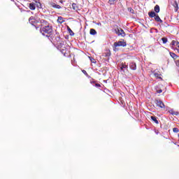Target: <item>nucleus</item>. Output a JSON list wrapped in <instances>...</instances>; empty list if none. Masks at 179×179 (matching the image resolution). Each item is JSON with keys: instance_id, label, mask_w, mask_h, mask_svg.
Masks as SVG:
<instances>
[{"instance_id": "nucleus-1", "label": "nucleus", "mask_w": 179, "mask_h": 179, "mask_svg": "<svg viewBox=\"0 0 179 179\" xmlns=\"http://www.w3.org/2000/svg\"><path fill=\"white\" fill-rule=\"evenodd\" d=\"M40 32L43 36L48 37L50 41L54 37L52 36V27L50 25H45L44 27H41Z\"/></svg>"}, {"instance_id": "nucleus-25", "label": "nucleus", "mask_w": 179, "mask_h": 179, "mask_svg": "<svg viewBox=\"0 0 179 179\" xmlns=\"http://www.w3.org/2000/svg\"><path fill=\"white\" fill-rule=\"evenodd\" d=\"M68 30H69V33H70V34H71V36H72V34H73V31H72V29H71V28H68ZM72 33V34H71Z\"/></svg>"}, {"instance_id": "nucleus-22", "label": "nucleus", "mask_w": 179, "mask_h": 179, "mask_svg": "<svg viewBox=\"0 0 179 179\" xmlns=\"http://www.w3.org/2000/svg\"><path fill=\"white\" fill-rule=\"evenodd\" d=\"M162 41H163V43L164 44H166V43H167L168 40L166 38H162Z\"/></svg>"}, {"instance_id": "nucleus-12", "label": "nucleus", "mask_w": 179, "mask_h": 179, "mask_svg": "<svg viewBox=\"0 0 179 179\" xmlns=\"http://www.w3.org/2000/svg\"><path fill=\"white\" fill-rule=\"evenodd\" d=\"M29 8L31 10H34L36 9V3H31L29 4Z\"/></svg>"}, {"instance_id": "nucleus-18", "label": "nucleus", "mask_w": 179, "mask_h": 179, "mask_svg": "<svg viewBox=\"0 0 179 179\" xmlns=\"http://www.w3.org/2000/svg\"><path fill=\"white\" fill-rule=\"evenodd\" d=\"M57 22H58V23H64V22H65V20H64V17H58Z\"/></svg>"}, {"instance_id": "nucleus-21", "label": "nucleus", "mask_w": 179, "mask_h": 179, "mask_svg": "<svg viewBox=\"0 0 179 179\" xmlns=\"http://www.w3.org/2000/svg\"><path fill=\"white\" fill-rule=\"evenodd\" d=\"M117 2V0H109L108 1V3H110V5H114V3H115Z\"/></svg>"}, {"instance_id": "nucleus-4", "label": "nucleus", "mask_w": 179, "mask_h": 179, "mask_svg": "<svg viewBox=\"0 0 179 179\" xmlns=\"http://www.w3.org/2000/svg\"><path fill=\"white\" fill-rule=\"evenodd\" d=\"M171 44L173 50H176V51L179 52V42L177 41H172Z\"/></svg>"}, {"instance_id": "nucleus-32", "label": "nucleus", "mask_w": 179, "mask_h": 179, "mask_svg": "<svg viewBox=\"0 0 179 179\" xmlns=\"http://www.w3.org/2000/svg\"><path fill=\"white\" fill-rule=\"evenodd\" d=\"M91 61H94V59H92V60H91Z\"/></svg>"}, {"instance_id": "nucleus-14", "label": "nucleus", "mask_w": 179, "mask_h": 179, "mask_svg": "<svg viewBox=\"0 0 179 179\" xmlns=\"http://www.w3.org/2000/svg\"><path fill=\"white\" fill-rule=\"evenodd\" d=\"M155 20H156V22H160V23L163 22V20L160 19V17H159V15H155Z\"/></svg>"}, {"instance_id": "nucleus-2", "label": "nucleus", "mask_w": 179, "mask_h": 179, "mask_svg": "<svg viewBox=\"0 0 179 179\" xmlns=\"http://www.w3.org/2000/svg\"><path fill=\"white\" fill-rule=\"evenodd\" d=\"M115 32L116 33V34H117V36H122V37H125V32L123 31L122 29L120 27H117L116 29H115Z\"/></svg>"}, {"instance_id": "nucleus-7", "label": "nucleus", "mask_w": 179, "mask_h": 179, "mask_svg": "<svg viewBox=\"0 0 179 179\" xmlns=\"http://www.w3.org/2000/svg\"><path fill=\"white\" fill-rule=\"evenodd\" d=\"M155 104L157 106V107H160V108H164L165 107L164 103L160 99H156Z\"/></svg>"}, {"instance_id": "nucleus-29", "label": "nucleus", "mask_w": 179, "mask_h": 179, "mask_svg": "<svg viewBox=\"0 0 179 179\" xmlns=\"http://www.w3.org/2000/svg\"><path fill=\"white\" fill-rule=\"evenodd\" d=\"M95 86L96 87H100V84H99V83H96V84H95Z\"/></svg>"}, {"instance_id": "nucleus-13", "label": "nucleus", "mask_w": 179, "mask_h": 179, "mask_svg": "<svg viewBox=\"0 0 179 179\" xmlns=\"http://www.w3.org/2000/svg\"><path fill=\"white\" fill-rule=\"evenodd\" d=\"M157 15H156V13H155L154 11H151L150 13H148V16L150 17H155Z\"/></svg>"}, {"instance_id": "nucleus-3", "label": "nucleus", "mask_w": 179, "mask_h": 179, "mask_svg": "<svg viewBox=\"0 0 179 179\" xmlns=\"http://www.w3.org/2000/svg\"><path fill=\"white\" fill-rule=\"evenodd\" d=\"M119 68L120 69V72L125 73V71H128V64L126 63H122L119 65Z\"/></svg>"}, {"instance_id": "nucleus-31", "label": "nucleus", "mask_w": 179, "mask_h": 179, "mask_svg": "<svg viewBox=\"0 0 179 179\" xmlns=\"http://www.w3.org/2000/svg\"><path fill=\"white\" fill-rule=\"evenodd\" d=\"M60 3H64V1H62V0H60Z\"/></svg>"}, {"instance_id": "nucleus-35", "label": "nucleus", "mask_w": 179, "mask_h": 179, "mask_svg": "<svg viewBox=\"0 0 179 179\" xmlns=\"http://www.w3.org/2000/svg\"><path fill=\"white\" fill-rule=\"evenodd\" d=\"M178 138H179V134H178Z\"/></svg>"}, {"instance_id": "nucleus-5", "label": "nucleus", "mask_w": 179, "mask_h": 179, "mask_svg": "<svg viewBox=\"0 0 179 179\" xmlns=\"http://www.w3.org/2000/svg\"><path fill=\"white\" fill-rule=\"evenodd\" d=\"M115 47H127V43L124 41H119L114 43Z\"/></svg>"}, {"instance_id": "nucleus-24", "label": "nucleus", "mask_w": 179, "mask_h": 179, "mask_svg": "<svg viewBox=\"0 0 179 179\" xmlns=\"http://www.w3.org/2000/svg\"><path fill=\"white\" fill-rule=\"evenodd\" d=\"M173 6H174V8H178V3H177V1H174V3H173Z\"/></svg>"}, {"instance_id": "nucleus-11", "label": "nucleus", "mask_w": 179, "mask_h": 179, "mask_svg": "<svg viewBox=\"0 0 179 179\" xmlns=\"http://www.w3.org/2000/svg\"><path fill=\"white\" fill-rule=\"evenodd\" d=\"M50 6H52V8H55L56 9H61V6L56 4L55 3H50Z\"/></svg>"}, {"instance_id": "nucleus-30", "label": "nucleus", "mask_w": 179, "mask_h": 179, "mask_svg": "<svg viewBox=\"0 0 179 179\" xmlns=\"http://www.w3.org/2000/svg\"><path fill=\"white\" fill-rule=\"evenodd\" d=\"M162 90H159L157 91V93H162Z\"/></svg>"}, {"instance_id": "nucleus-26", "label": "nucleus", "mask_w": 179, "mask_h": 179, "mask_svg": "<svg viewBox=\"0 0 179 179\" xmlns=\"http://www.w3.org/2000/svg\"><path fill=\"white\" fill-rule=\"evenodd\" d=\"M171 57H172V58H175L177 57V55H176V53H171Z\"/></svg>"}, {"instance_id": "nucleus-20", "label": "nucleus", "mask_w": 179, "mask_h": 179, "mask_svg": "<svg viewBox=\"0 0 179 179\" xmlns=\"http://www.w3.org/2000/svg\"><path fill=\"white\" fill-rule=\"evenodd\" d=\"M170 114L172 115H178V112L174 111L173 110H169Z\"/></svg>"}, {"instance_id": "nucleus-6", "label": "nucleus", "mask_w": 179, "mask_h": 179, "mask_svg": "<svg viewBox=\"0 0 179 179\" xmlns=\"http://www.w3.org/2000/svg\"><path fill=\"white\" fill-rule=\"evenodd\" d=\"M29 22L32 26H36L37 23H38L39 20L38 19L34 17H30L29 19Z\"/></svg>"}, {"instance_id": "nucleus-23", "label": "nucleus", "mask_w": 179, "mask_h": 179, "mask_svg": "<svg viewBox=\"0 0 179 179\" xmlns=\"http://www.w3.org/2000/svg\"><path fill=\"white\" fill-rule=\"evenodd\" d=\"M173 132H175L176 134L178 133L179 130H178V128L177 127H175L173 129Z\"/></svg>"}, {"instance_id": "nucleus-17", "label": "nucleus", "mask_w": 179, "mask_h": 179, "mask_svg": "<svg viewBox=\"0 0 179 179\" xmlns=\"http://www.w3.org/2000/svg\"><path fill=\"white\" fill-rule=\"evenodd\" d=\"M151 120L155 122V124H159V120H157V117L155 116H151Z\"/></svg>"}, {"instance_id": "nucleus-28", "label": "nucleus", "mask_w": 179, "mask_h": 179, "mask_svg": "<svg viewBox=\"0 0 179 179\" xmlns=\"http://www.w3.org/2000/svg\"><path fill=\"white\" fill-rule=\"evenodd\" d=\"M110 55L111 54L110 53V52L106 53V57H110Z\"/></svg>"}, {"instance_id": "nucleus-33", "label": "nucleus", "mask_w": 179, "mask_h": 179, "mask_svg": "<svg viewBox=\"0 0 179 179\" xmlns=\"http://www.w3.org/2000/svg\"><path fill=\"white\" fill-rule=\"evenodd\" d=\"M91 61H94V59H92V60H91Z\"/></svg>"}, {"instance_id": "nucleus-8", "label": "nucleus", "mask_w": 179, "mask_h": 179, "mask_svg": "<svg viewBox=\"0 0 179 179\" xmlns=\"http://www.w3.org/2000/svg\"><path fill=\"white\" fill-rule=\"evenodd\" d=\"M152 75H154L155 78H156V79H162V74H160V72H159V71L157 70H155L153 71H152Z\"/></svg>"}, {"instance_id": "nucleus-10", "label": "nucleus", "mask_w": 179, "mask_h": 179, "mask_svg": "<svg viewBox=\"0 0 179 179\" xmlns=\"http://www.w3.org/2000/svg\"><path fill=\"white\" fill-rule=\"evenodd\" d=\"M129 68L133 71H136V64L134 62H131L129 64Z\"/></svg>"}, {"instance_id": "nucleus-19", "label": "nucleus", "mask_w": 179, "mask_h": 179, "mask_svg": "<svg viewBox=\"0 0 179 179\" xmlns=\"http://www.w3.org/2000/svg\"><path fill=\"white\" fill-rule=\"evenodd\" d=\"M90 33L92 34V36H95V34H97V32L94 29H91Z\"/></svg>"}, {"instance_id": "nucleus-15", "label": "nucleus", "mask_w": 179, "mask_h": 179, "mask_svg": "<svg viewBox=\"0 0 179 179\" xmlns=\"http://www.w3.org/2000/svg\"><path fill=\"white\" fill-rule=\"evenodd\" d=\"M71 6H72V8L73 9V10H78V9H79L78 7V5L75 3H73Z\"/></svg>"}, {"instance_id": "nucleus-16", "label": "nucleus", "mask_w": 179, "mask_h": 179, "mask_svg": "<svg viewBox=\"0 0 179 179\" xmlns=\"http://www.w3.org/2000/svg\"><path fill=\"white\" fill-rule=\"evenodd\" d=\"M155 12H156V13H159V12H160V7L159 5H156L155 6Z\"/></svg>"}, {"instance_id": "nucleus-9", "label": "nucleus", "mask_w": 179, "mask_h": 179, "mask_svg": "<svg viewBox=\"0 0 179 179\" xmlns=\"http://www.w3.org/2000/svg\"><path fill=\"white\" fill-rule=\"evenodd\" d=\"M38 20H39L38 23H41V27H44L45 26L48 25V22H47V21H45V20L39 18Z\"/></svg>"}, {"instance_id": "nucleus-27", "label": "nucleus", "mask_w": 179, "mask_h": 179, "mask_svg": "<svg viewBox=\"0 0 179 179\" xmlns=\"http://www.w3.org/2000/svg\"><path fill=\"white\" fill-rule=\"evenodd\" d=\"M82 72L83 73H84V75H86V76H87V72L85 70H83Z\"/></svg>"}, {"instance_id": "nucleus-34", "label": "nucleus", "mask_w": 179, "mask_h": 179, "mask_svg": "<svg viewBox=\"0 0 179 179\" xmlns=\"http://www.w3.org/2000/svg\"><path fill=\"white\" fill-rule=\"evenodd\" d=\"M92 62H94V61H92Z\"/></svg>"}]
</instances>
